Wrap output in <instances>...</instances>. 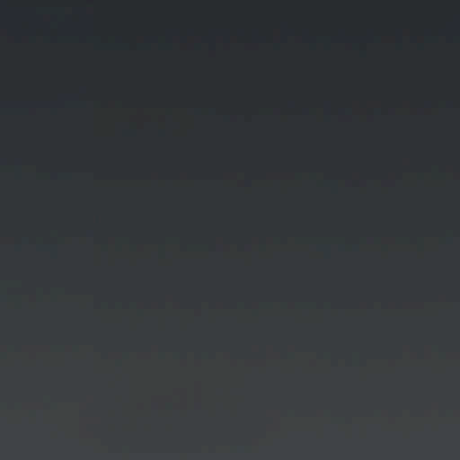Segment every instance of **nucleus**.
<instances>
[{
	"label": "nucleus",
	"mask_w": 460,
	"mask_h": 460,
	"mask_svg": "<svg viewBox=\"0 0 460 460\" xmlns=\"http://www.w3.org/2000/svg\"><path fill=\"white\" fill-rule=\"evenodd\" d=\"M116 366H117V367H119V362H118V361H117V363H116Z\"/></svg>",
	"instance_id": "1"
}]
</instances>
